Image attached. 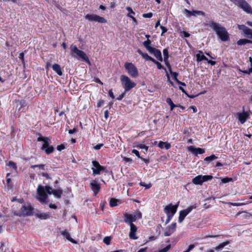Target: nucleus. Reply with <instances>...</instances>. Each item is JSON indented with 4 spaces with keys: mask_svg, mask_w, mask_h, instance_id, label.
<instances>
[{
    "mask_svg": "<svg viewBox=\"0 0 252 252\" xmlns=\"http://www.w3.org/2000/svg\"><path fill=\"white\" fill-rule=\"evenodd\" d=\"M37 199L42 203L46 204L48 201L47 194H53L56 198H60L61 197L62 191L60 189L54 190L52 188L49 186H43L38 185L37 189Z\"/></svg>",
    "mask_w": 252,
    "mask_h": 252,
    "instance_id": "1",
    "label": "nucleus"
},
{
    "mask_svg": "<svg viewBox=\"0 0 252 252\" xmlns=\"http://www.w3.org/2000/svg\"><path fill=\"white\" fill-rule=\"evenodd\" d=\"M209 26L215 32L219 37L223 41L228 40L229 38V34L226 29L220 24L212 22Z\"/></svg>",
    "mask_w": 252,
    "mask_h": 252,
    "instance_id": "2",
    "label": "nucleus"
},
{
    "mask_svg": "<svg viewBox=\"0 0 252 252\" xmlns=\"http://www.w3.org/2000/svg\"><path fill=\"white\" fill-rule=\"evenodd\" d=\"M70 53L72 57L81 59L86 63H90V61L86 53L82 50L78 49L77 46L71 45L70 47Z\"/></svg>",
    "mask_w": 252,
    "mask_h": 252,
    "instance_id": "3",
    "label": "nucleus"
},
{
    "mask_svg": "<svg viewBox=\"0 0 252 252\" xmlns=\"http://www.w3.org/2000/svg\"><path fill=\"white\" fill-rule=\"evenodd\" d=\"M37 141L42 143L41 149L44 150L47 154L53 152L54 150L53 147L49 145L51 143V140L49 138L40 136L37 138Z\"/></svg>",
    "mask_w": 252,
    "mask_h": 252,
    "instance_id": "4",
    "label": "nucleus"
},
{
    "mask_svg": "<svg viewBox=\"0 0 252 252\" xmlns=\"http://www.w3.org/2000/svg\"><path fill=\"white\" fill-rule=\"evenodd\" d=\"M120 80L122 87L125 89V92L130 91L136 86V84L126 75H121L120 77Z\"/></svg>",
    "mask_w": 252,
    "mask_h": 252,
    "instance_id": "5",
    "label": "nucleus"
},
{
    "mask_svg": "<svg viewBox=\"0 0 252 252\" xmlns=\"http://www.w3.org/2000/svg\"><path fill=\"white\" fill-rule=\"evenodd\" d=\"M124 66L128 74L132 78H136L138 76V70L135 65L131 63H125Z\"/></svg>",
    "mask_w": 252,
    "mask_h": 252,
    "instance_id": "6",
    "label": "nucleus"
},
{
    "mask_svg": "<svg viewBox=\"0 0 252 252\" xmlns=\"http://www.w3.org/2000/svg\"><path fill=\"white\" fill-rule=\"evenodd\" d=\"M125 221L129 225L133 224L132 222L135 221L137 219L141 218L142 214L139 211H137L134 214H126L124 215Z\"/></svg>",
    "mask_w": 252,
    "mask_h": 252,
    "instance_id": "7",
    "label": "nucleus"
},
{
    "mask_svg": "<svg viewBox=\"0 0 252 252\" xmlns=\"http://www.w3.org/2000/svg\"><path fill=\"white\" fill-rule=\"evenodd\" d=\"M241 7L244 11L249 14H252V9L245 0H230Z\"/></svg>",
    "mask_w": 252,
    "mask_h": 252,
    "instance_id": "8",
    "label": "nucleus"
},
{
    "mask_svg": "<svg viewBox=\"0 0 252 252\" xmlns=\"http://www.w3.org/2000/svg\"><path fill=\"white\" fill-rule=\"evenodd\" d=\"M180 202L178 201L176 204L173 205L170 203L165 206L164 208V212L166 216H174L176 213Z\"/></svg>",
    "mask_w": 252,
    "mask_h": 252,
    "instance_id": "9",
    "label": "nucleus"
},
{
    "mask_svg": "<svg viewBox=\"0 0 252 252\" xmlns=\"http://www.w3.org/2000/svg\"><path fill=\"white\" fill-rule=\"evenodd\" d=\"M92 164L93 167L92 168V169L94 175H99L101 172L106 171L105 167L100 165L98 161L94 160L92 161Z\"/></svg>",
    "mask_w": 252,
    "mask_h": 252,
    "instance_id": "10",
    "label": "nucleus"
},
{
    "mask_svg": "<svg viewBox=\"0 0 252 252\" xmlns=\"http://www.w3.org/2000/svg\"><path fill=\"white\" fill-rule=\"evenodd\" d=\"M196 207V205H193L189 206L187 209L181 210L179 212V216L178 218V221L179 223L182 222L185 219V217L190 213L191 211L195 209Z\"/></svg>",
    "mask_w": 252,
    "mask_h": 252,
    "instance_id": "11",
    "label": "nucleus"
},
{
    "mask_svg": "<svg viewBox=\"0 0 252 252\" xmlns=\"http://www.w3.org/2000/svg\"><path fill=\"white\" fill-rule=\"evenodd\" d=\"M85 18L91 22H96L100 23H106L107 20L103 17L99 16L96 14H87L85 15Z\"/></svg>",
    "mask_w": 252,
    "mask_h": 252,
    "instance_id": "12",
    "label": "nucleus"
},
{
    "mask_svg": "<svg viewBox=\"0 0 252 252\" xmlns=\"http://www.w3.org/2000/svg\"><path fill=\"white\" fill-rule=\"evenodd\" d=\"M210 175H198L192 179V183L195 185H201L204 182L212 179Z\"/></svg>",
    "mask_w": 252,
    "mask_h": 252,
    "instance_id": "13",
    "label": "nucleus"
},
{
    "mask_svg": "<svg viewBox=\"0 0 252 252\" xmlns=\"http://www.w3.org/2000/svg\"><path fill=\"white\" fill-rule=\"evenodd\" d=\"M32 207L29 204L24 205L21 208V213L24 216L32 215Z\"/></svg>",
    "mask_w": 252,
    "mask_h": 252,
    "instance_id": "14",
    "label": "nucleus"
},
{
    "mask_svg": "<svg viewBox=\"0 0 252 252\" xmlns=\"http://www.w3.org/2000/svg\"><path fill=\"white\" fill-rule=\"evenodd\" d=\"M176 228V223H172L168 225L165 229L164 235L165 236H169L175 231Z\"/></svg>",
    "mask_w": 252,
    "mask_h": 252,
    "instance_id": "15",
    "label": "nucleus"
},
{
    "mask_svg": "<svg viewBox=\"0 0 252 252\" xmlns=\"http://www.w3.org/2000/svg\"><path fill=\"white\" fill-rule=\"evenodd\" d=\"M237 117L240 122L243 124L249 117L248 113L243 111L242 113H238L237 114Z\"/></svg>",
    "mask_w": 252,
    "mask_h": 252,
    "instance_id": "16",
    "label": "nucleus"
},
{
    "mask_svg": "<svg viewBox=\"0 0 252 252\" xmlns=\"http://www.w3.org/2000/svg\"><path fill=\"white\" fill-rule=\"evenodd\" d=\"M130 232L129 233V237L130 239L136 240L138 238L136 236V232L137 231V227L134 224L129 225Z\"/></svg>",
    "mask_w": 252,
    "mask_h": 252,
    "instance_id": "17",
    "label": "nucleus"
},
{
    "mask_svg": "<svg viewBox=\"0 0 252 252\" xmlns=\"http://www.w3.org/2000/svg\"><path fill=\"white\" fill-rule=\"evenodd\" d=\"M35 216L38 219L45 220L49 219L51 217V215L49 213L38 211L35 214Z\"/></svg>",
    "mask_w": 252,
    "mask_h": 252,
    "instance_id": "18",
    "label": "nucleus"
},
{
    "mask_svg": "<svg viewBox=\"0 0 252 252\" xmlns=\"http://www.w3.org/2000/svg\"><path fill=\"white\" fill-rule=\"evenodd\" d=\"M188 150L195 155L197 154H202L205 153V150L200 148H195L193 146H190L188 147Z\"/></svg>",
    "mask_w": 252,
    "mask_h": 252,
    "instance_id": "19",
    "label": "nucleus"
},
{
    "mask_svg": "<svg viewBox=\"0 0 252 252\" xmlns=\"http://www.w3.org/2000/svg\"><path fill=\"white\" fill-rule=\"evenodd\" d=\"M90 186L92 190L96 195L100 189L99 184L96 181L94 180L91 183Z\"/></svg>",
    "mask_w": 252,
    "mask_h": 252,
    "instance_id": "20",
    "label": "nucleus"
},
{
    "mask_svg": "<svg viewBox=\"0 0 252 252\" xmlns=\"http://www.w3.org/2000/svg\"><path fill=\"white\" fill-rule=\"evenodd\" d=\"M138 53L140 55L143 59L146 61L155 62V60L150 56H149L147 53H143L140 50H137Z\"/></svg>",
    "mask_w": 252,
    "mask_h": 252,
    "instance_id": "21",
    "label": "nucleus"
},
{
    "mask_svg": "<svg viewBox=\"0 0 252 252\" xmlns=\"http://www.w3.org/2000/svg\"><path fill=\"white\" fill-rule=\"evenodd\" d=\"M61 233L64 237V238L67 239V240L74 244L77 243L76 241H74L73 239L71 238L69 233L67 231H62L61 232Z\"/></svg>",
    "mask_w": 252,
    "mask_h": 252,
    "instance_id": "22",
    "label": "nucleus"
},
{
    "mask_svg": "<svg viewBox=\"0 0 252 252\" xmlns=\"http://www.w3.org/2000/svg\"><path fill=\"white\" fill-rule=\"evenodd\" d=\"M196 61L197 62H201L203 60L208 61V59L203 55L202 52L199 51L196 54Z\"/></svg>",
    "mask_w": 252,
    "mask_h": 252,
    "instance_id": "23",
    "label": "nucleus"
},
{
    "mask_svg": "<svg viewBox=\"0 0 252 252\" xmlns=\"http://www.w3.org/2000/svg\"><path fill=\"white\" fill-rule=\"evenodd\" d=\"M52 68L59 76L62 75V70L59 64L57 63L53 64L52 66Z\"/></svg>",
    "mask_w": 252,
    "mask_h": 252,
    "instance_id": "24",
    "label": "nucleus"
},
{
    "mask_svg": "<svg viewBox=\"0 0 252 252\" xmlns=\"http://www.w3.org/2000/svg\"><path fill=\"white\" fill-rule=\"evenodd\" d=\"M158 146L161 149L165 148V149L168 150L171 147V145L170 143L167 142L160 141L158 144Z\"/></svg>",
    "mask_w": 252,
    "mask_h": 252,
    "instance_id": "25",
    "label": "nucleus"
},
{
    "mask_svg": "<svg viewBox=\"0 0 252 252\" xmlns=\"http://www.w3.org/2000/svg\"><path fill=\"white\" fill-rule=\"evenodd\" d=\"M153 55L158 60L161 62L162 61L161 53L159 50L157 49Z\"/></svg>",
    "mask_w": 252,
    "mask_h": 252,
    "instance_id": "26",
    "label": "nucleus"
},
{
    "mask_svg": "<svg viewBox=\"0 0 252 252\" xmlns=\"http://www.w3.org/2000/svg\"><path fill=\"white\" fill-rule=\"evenodd\" d=\"M120 200L115 198H111L110 200L109 204L111 207H115L118 205Z\"/></svg>",
    "mask_w": 252,
    "mask_h": 252,
    "instance_id": "27",
    "label": "nucleus"
},
{
    "mask_svg": "<svg viewBox=\"0 0 252 252\" xmlns=\"http://www.w3.org/2000/svg\"><path fill=\"white\" fill-rule=\"evenodd\" d=\"M249 43H252V41L247 39H241L237 41V44L239 45H245Z\"/></svg>",
    "mask_w": 252,
    "mask_h": 252,
    "instance_id": "28",
    "label": "nucleus"
},
{
    "mask_svg": "<svg viewBox=\"0 0 252 252\" xmlns=\"http://www.w3.org/2000/svg\"><path fill=\"white\" fill-rule=\"evenodd\" d=\"M135 147L139 148V149H144V153H146L147 152L148 148H149L148 146H147L143 144H138L136 146H135Z\"/></svg>",
    "mask_w": 252,
    "mask_h": 252,
    "instance_id": "29",
    "label": "nucleus"
},
{
    "mask_svg": "<svg viewBox=\"0 0 252 252\" xmlns=\"http://www.w3.org/2000/svg\"><path fill=\"white\" fill-rule=\"evenodd\" d=\"M166 102L170 106V110L172 111L173 109L177 107V105H175L170 98H167L166 100Z\"/></svg>",
    "mask_w": 252,
    "mask_h": 252,
    "instance_id": "30",
    "label": "nucleus"
},
{
    "mask_svg": "<svg viewBox=\"0 0 252 252\" xmlns=\"http://www.w3.org/2000/svg\"><path fill=\"white\" fill-rule=\"evenodd\" d=\"M218 157H216L215 155H212L209 157H207L204 158V160L207 161V162H210V161L214 160L215 159H217Z\"/></svg>",
    "mask_w": 252,
    "mask_h": 252,
    "instance_id": "31",
    "label": "nucleus"
},
{
    "mask_svg": "<svg viewBox=\"0 0 252 252\" xmlns=\"http://www.w3.org/2000/svg\"><path fill=\"white\" fill-rule=\"evenodd\" d=\"M245 36L250 39H252V30L249 28L244 33Z\"/></svg>",
    "mask_w": 252,
    "mask_h": 252,
    "instance_id": "32",
    "label": "nucleus"
},
{
    "mask_svg": "<svg viewBox=\"0 0 252 252\" xmlns=\"http://www.w3.org/2000/svg\"><path fill=\"white\" fill-rule=\"evenodd\" d=\"M228 244V242H223L220 245H219L218 246L215 247V249L217 251H220L221 250H222L224 247L226 246Z\"/></svg>",
    "mask_w": 252,
    "mask_h": 252,
    "instance_id": "33",
    "label": "nucleus"
},
{
    "mask_svg": "<svg viewBox=\"0 0 252 252\" xmlns=\"http://www.w3.org/2000/svg\"><path fill=\"white\" fill-rule=\"evenodd\" d=\"M19 105H20L19 110L25 111V109L24 108V107L26 106V102L24 101H21L19 103V104H18L17 106H18Z\"/></svg>",
    "mask_w": 252,
    "mask_h": 252,
    "instance_id": "34",
    "label": "nucleus"
},
{
    "mask_svg": "<svg viewBox=\"0 0 252 252\" xmlns=\"http://www.w3.org/2000/svg\"><path fill=\"white\" fill-rule=\"evenodd\" d=\"M203 15L205 16V13L202 11L194 10L192 11V15L196 16L197 15Z\"/></svg>",
    "mask_w": 252,
    "mask_h": 252,
    "instance_id": "35",
    "label": "nucleus"
},
{
    "mask_svg": "<svg viewBox=\"0 0 252 252\" xmlns=\"http://www.w3.org/2000/svg\"><path fill=\"white\" fill-rule=\"evenodd\" d=\"M111 237L110 236H106L104 238L103 242L107 245H109L110 244L111 240Z\"/></svg>",
    "mask_w": 252,
    "mask_h": 252,
    "instance_id": "36",
    "label": "nucleus"
},
{
    "mask_svg": "<svg viewBox=\"0 0 252 252\" xmlns=\"http://www.w3.org/2000/svg\"><path fill=\"white\" fill-rule=\"evenodd\" d=\"M238 28L239 30H242L244 33L249 29V28H248L247 27L245 26L244 25H238Z\"/></svg>",
    "mask_w": 252,
    "mask_h": 252,
    "instance_id": "37",
    "label": "nucleus"
},
{
    "mask_svg": "<svg viewBox=\"0 0 252 252\" xmlns=\"http://www.w3.org/2000/svg\"><path fill=\"white\" fill-rule=\"evenodd\" d=\"M139 185L142 187H145L146 189H149L152 187V184L151 183L147 184L145 183L142 182L139 183Z\"/></svg>",
    "mask_w": 252,
    "mask_h": 252,
    "instance_id": "38",
    "label": "nucleus"
},
{
    "mask_svg": "<svg viewBox=\"0 0 252 252\" xmlns=\"http://www.w3.org/2000/svg\"><path fill=\"white\" fill-rule=\"evenodd\" d=\"M221 181L222 183L225 184V183H227L232 181V179L231 178L225 177V178L221 179Z\"/></svg>",
    "mask_w": 252,
    "mask_h": 252,
    "instance_id": "39",
    "label": "nucleus"
},
{
    "mask_svg": "<svg viewBox=\"0 0 252 252\" xmlns=\"http://www.w3.org/2000/svg\"><path fill=\"white\" fill-rule=\"evenodd\" d=\"M163 54L164 56V60L166 61L168 59V52L167 49H164L163 51Z\"/></svg>",
    "mask_w": 252,
    "mask_h": 252,
    "instance_id": "40",
    "label": "nucleus"
},
{
    "mask_svg": "<svg viewBox=\"0 0 252 252\" xmlns=\"http://www.w3.org/2000/svg\"><path fill=\"white\" fill-rule=\"evenodd\" d=\"M151 41L149 39H147L143 42V45L147 49L150 47Z\"/></svg>",
    "mask_w": 252,
    "mask_h": 252,
    "instance_id": "41",
    "label": "nucleus"
},
{
    "mask_svg": "<svg viewBox=\"0 0 252 252\" xmlns=\"http://www.w3.org/2000/svg\"><path fill=\"white\" fill-rule=\"evenodd\" d=\"M170 73L171 74V75L173 76V79H174V80H175L176 81L177 80H178L177 79V76L178 75V73H177L176 72H173L170 69Z\"/></svg>",
    "mask_w": 252,
    "mask_h": 252,
    "instance_id": "42",
    "label": "nucleus"
},
{
    "mask_svg": "<svg viewBox=\"0 0 252 252\" xmlns=\"http://www.w3.org/2000/svg\"><path fill=\"white\" fill-rule=\"evenodd\" d=\"M171 248V245H167L163 249L160 250L158 252H167Z\"/></svg>",
    "mask_w": 252,
    "mask_h": 252,
    "instance_id": "43",
    "label": "nucleus"
},
{
    "mask_svg": "<svg viewBox=\"0 0 252 252\" xmlns=\"http://www.w3.org/2000/svg\"><path fill=\"white\" fill-rule=\"evenodd\" d=\"M238 70L240 72H243L244 73L247 74H250V73H252V67H250V68L249 69V70L243 71L240 69H239Z\"/></svg>",
    "mask_w": 252,
    "mask_h": 252,
    "instance_id": "44",
    "label": "nucleus"
},
{
    "mask_svg": "<svg viewBox=\"0 0 252 252\" xmlns=\"http://www.w3.org/2000/svg\"><path fill=\"white\" fill-rule=\"evenodd\" d=\"M180 34H181L180 35L181 36H183L184 37H188L190 35L189 34L188 32H186L185 31L181 32Z\"/></svg>",
    "mask_w": 252,
    "mask_h": 252,
    "instance_id": "45",
    "label": "nucleus"
},
{
    "mask_svg": "<svg viewBox=\"0 0 252 252\" xmlns=\"http://www.w3.org/2000/svg\"><path fill=\"white\" fill-rule=\"evenodd\" d=\"M152 16H153V14L151 12H149L148 13H145V14H143L142 15L143 17H144L145 18H151L152 17Z\"/></svg>",
    "mask_w": 252,
    "mask_h": 252,
    "instance_id": "46",
    "label": "nucleus"
},
{
    "mask_svg": "<svg viewBox=\"0 0 252 252\" xmlns=\"http://www.w3.org/2000/svg\"><path fill=\"white\" fill-rule=\"evenodd\" d=\"M127 16L132 19V22L133 23H134L135 25L137 24V21L136 19L133 17V15H132L130 14H127Z\"/></svg>",
    "mask_w": 252,
    "mask_h": 252,
    "instance_id": "47",
    "label": "nucleus"
},
{
    "mask_svg": "<svg viewBox=\"0 0 252 252\" xmlns=\"http://www.w3.org/2000/svg\"><path fill=\"white\" fill-rule=\"evenodd\" d=\"M147 50L152 54H154V53L157 50L156 48L152 47L148 48V49H147Z\"/></svg>",
    "mask_w": 252,
    "mask_h": 252,
    "instance_id": "48",
    "label": "nucleus"
},
{
    "mask_svg": "<svg viewBox=\"0 0 252 252\" xmlns=\"http://www.w3.org/2000/svg\"><path fill=\"white\" fill-rule=\"evenodd\" d=\"M195 246L193 244L190 245L188 248L187 249V250L184 251L183 252H189L191 250H192L194 248Z\"/></svg>",
    "mask_w": 252,
    "mask_h": 252,
    "instance_id": "49",
    "label": "nucleus"
},
{
    "mask_svg": "<svg viewBox=\"0 0 252 252\" xmlns=\"http://www.w3.org/2000/svg\"><path fill=\"white\" fill-rule=\"evenodd\" d=\"M126 9L129 12L128 14H130L132 15L135 14V12L132 10V8L130 7H126Z\"/></svg>",
    "mask_w": 252,
    "mask_h": 252,
    "instance_id": "50",
    "label": "nucleus"
},
{
    "mask_svg": "<svg viewBox=\"0 0 252 252\" xmlns=\"http://www.w3.org/2000/svg\"><path fill=\"white\" fill-rule=\"evenodd\" d=\"M132 153L135 154L138 158H141V157L139 154V152L135 149H133L132 150Z\"/></svg>",
    "mask_w": 252,
    "mask_h": 252,
    "instance_id": "51",
    "label": "nucleus"
},
{
    "mask_svg": "<svg viewBox=\"0 0 252 252\" xmlns=\"http://www.w3.org/2000/svg\"><path fill=\"white\" fill-rule=\"evenodd\" d=\"M64 148H65V146L63 144L58 145L57 148V150L59 151H61L62 150H63Z\"/></svg>",
    "mask_w": 252,
    "mask_h": 252,
    "instance_id": "52",
    "label": "nucleus"
},
{
    "mask_svg": "<svg viewBox=\"0 0 252 252\" xmlns=\"http://www.w3.org/2000/svg\"><path fill=\"white\" fill-rule=\"evenodd\" d=\"M8 166H9L10 167H11L13 168H16V167L15 163L11 161H10L9 162Z\"/></svg>",
    "mask_w": 252,
    "mask_h": 252,
    "instance_id": "53",
    "label": "nucleus"
},
{
    "mask_svg": "<svg viewBox=\"0 0 252 252\" xmlns=\"http://www.w3.org/2000/svg\"><path fill=\"white\" fill-rule=\"evenodd\" d=\"M160 28L161 29V30H162V33H161V35H162L163 34V33H165L166 32H167V29L162 26H160Z\"/></svg>",
    "mask_w": 252,
    "mask_h": 252,
    "instance_id": "54",
    "label": "nucleus"
},
{
    "mask_svg": "<svg viewBox=\"0 0 252 252\" xmlns=\"http://www.w3.org/2000/svg\"><path fill=\"white\" fill-rule=\"evenodd\" d=\"M153 62L157 65V67L158 69H161L162 68V66L159 63L157 62L156 60H155V62Z\"/></svg>",
    "mask_w": 252,
    "mask_h": 252,
    "instance_id": "55",
    "label": "nucleus"
},
{
    "mask_svg": "<svg viewBox=\"0 0 252 252\" xmlns=\"http://www.w3.org/2000/svg\"><path fill=\"white\" fill-rule=\"evenodd\" d=\"M103 146V144H98L94 147L95 150H99Z\"/></svg>",
    "mask_w": 252,
    "mask_h": 252,
    "instance_id": "56",
    "label": "nucleus"
},
{
    "mask_svg": "<svg viewBox=\"0 0 252 252\" xmlns=\"http://www.w3.org/2000/svg\"><path fill=\"white\" fill-rule=\"evenodd\" d=\"M173 217V216H167V219L166 220L165 223L167 224L168 223H169Z\"/></svg>",
    "mask_w": 252,
    "mask_h": 252,
    "instance_id": "57",
    "label": "nucleus"
},
{
    "mask_svg": "<svg viewBox=\"0 0 252 252\" xmlns=\"http://www.w3.org/2000/svg\"><path fill=\"white\" fill-rule=\"evenodd\" d=\"M76 131H77V129L75 128H74L72 129H69L68 130V133L69 134H73V133H75Z\"/></svg>",
    "mask_w": 252,
    "mask_h": 252,
    "instance_id": "58",
    "label": "nucleus"
},
{
    "mask_svg": "<svg viewBox=\"0 0 252 252\" xmlns=\"http://www.w3.org/2000/svg\"><path fill=\"white\" fill-rule=\"evenodd\" d=\"M189 109H192L193 113H196L197 112V108L194 106H191L189 107Z\"/></svg>",
    "mask_w": 252,
    "mask_h": 252,
    "instance_id": "59",
    "label": "nucleus"
},
{
    "mask_svg": "<svg viewBox=\"0 0 252 252\" xmlns=\"http://www.w3.org/2000/svg\"><path fill=\"white\" fill-rule=\"evenodd\" d=\"M19 58L22 61V62H24V53H20L19 56Z\"/></svg>",
    "mask_w": 252,
    "mask_h": 252,
    "instance_id": "60",
    "label": "nucleus"
},
{
    "mask_svg": "<svg viewBox=\"0 0 252 252\" xmlns=\"http://www.w3.org/2000/svg\"><path fill=\"white\" fill-rule=\"evenodd\" d=\"M108 94H109V96L112 97L113 99H114L115 98V96L113 94V93L112 92V90H110L109 92H108Z\"/></svg>",
    "mask_w": 252,
    "mask_h": 252,
    "instance_id": "61",
    "label": "nucleus"
},
{
    "mask_svg": "<svg viewBox=\"0 0 252 252\" xmlns=\"http://www.w3.org/2000/svg\"><path fill=\"white\" fill-rule=\"evenodd\" d=\"M104 103V101L102 100H99L97 103V107H101Z\"/></svg>",
    "mask_w": 252,
    "mask_h": 252,
    "instance_id": "62",
    "label": "nucleus"
},
{
    "mask_svg": "<svg viewBox=\"0 0 252 252\" xmlns=\"http://www.w3.org/2000/svg\"><path fill=\"white\" fill-rule=\"evenodd\" d=\"M125 96V93H122L121 94H120L119 97H117V99L119 100H121L123 99V98Z\"/></svg>",
    "mask_w": 252,
    "mask_h": 252,
    "instance_id": "63",
    "label": "nucleus"
},
{
    "mask_svg": "<svg viewBox=\"0 0 252 252\" xmlns=\"http://www.w3.org/2000/svg\"><path fill=\"white\" fill-rule=\"evenodd\" d=\"M123 159L126 162H130L132 160L131 158L126 157H124Z\"/></svg>",
    "mask_w": 252,
    "mask_h": 252,
    "instance_id": "64",
    "label": "nucleus"
}]
</instances>
